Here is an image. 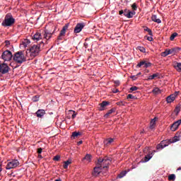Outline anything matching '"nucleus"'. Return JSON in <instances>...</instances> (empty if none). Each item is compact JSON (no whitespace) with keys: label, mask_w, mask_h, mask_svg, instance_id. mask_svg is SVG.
I'll return each instance as SVG.
<instances>
[{"label":"nucleus","mask_w":181,"mask_h":181,"mask_svg":"<svg viewBox=\"0 0 181 181\" xmlns=\"http://www.w3.org/2000/svg\"><path fill=\"white\" fill-rule=\"evenodd\" d=\"M13 59L16 63H18V64H22V63L26 62V57H25L23 51L16 52Z\"/></svg>","instance_id":"obj_1"},{"label":"nucleus","mask_w":181,"mask_h":181,"mask_svg":"<svg viewBox=\"0 0 181 181\" xmlns=\"http://www.w3.org/2000/svg\"><path fill=\"white\" fill-rule=\"evenodd\" d=\"M56 31V27L52 25L50 28H46L44 30L43 36L45 40H50L52 39V36H53V33Z\"/></svg>","instance_id":"obj_2"},{"label":"nucleus","mask_w":181,"mask_h":181,"mask_svg":"<svg viewBox=\"0 0 181 181\" xmlns=\"http://www.w3.org/2000/svg\"><path fill=\"white\" fill-rule=\"evenodd\" d=\"M110 163H111V158L108 157H105L104 158H99L98 160V164L100 168L103 169L108 168Z\"/></svg>","instance_id":"obj_3"},{"label":"nucleus","mask_w":181,"mask_h":181,"mask_svg":"<svg viewBox=\"0 0 181 181\" xmlns=\"http://www.w3.org/2000/svg\"><path fill=\"white\" fill-rule=\"evenodd\" d=\"M30 57H36L40 53V45H33L29 50Z\"/></svg>","instance_id":"obj_4"},{"label":"nucleus","mask_w":181,"mask_h":181,"mask_svg":"<svg viewBox=\"0 0 181 181\" xmlns=\"http://www.w3.org/2000/svg\"><path fill=\"white\" fill-rule=\"evenodd\" d=\"M12 57H13V56L12 55V52L9 50L4 51L1 54V59H3L4 62H11Z\"/></svg>","instance_id":"obj_5"},{"label":"nucleus","mask_w":181,"mask_h":181,"mask_svg":"<svg viewBox=\"0 0 181 181\" xmlns=\"http://www.w3.org/2000/svg\"><path fill=\"white\" fill-rule=\"evenodd\" d=\"M19 166V161L18 160H13L7 163L6 166V170H11V169H15V168H18Z\"/></svg>","instance_id":"obj_6"},{"label":"nucleus","mask_w":181,"mask_h":181,"mask_svg":"<svg viewBox=\"0 0 181 181\" xmlns=\"http://www.w3.org/2000/svg\"><path fill=\"white\" fill-rule=\"evenodd\" d=\"M13 23H15V18L12 16L8 18V16H6L1 25L2 26H12Z\"/></svg>","instance_id":"obj_7"},{"label":"nucleus","mask_w":181,"mask_h":181,"mask_svg":"<svg viewBox=\"0 0 181 181\" xmlns=\"http://www.w3.org/2000/svg\"><path fill=\"white\" fill-rule=\"evenodd\" d=\"M9 71V66L8 64L3 63L0 64V73L1 74H6Z\"/></svg>","instance_id":"obj_8"},{"label":"nucleus","mask_w":181,"mask_h":181,"mask_svg":"<svg viewBox=\"0 0 181 181\" xmlns=\"http://www.w3.org/2000/svg\"><path fill=\"white\" fill-rule=\"evenodd\" d=\"M84 26H86V25L83 23H77L74 30V33H80L84 28Z\"/></svg>","instance_id":"obj_9"},{"label":"nucleus","mask_w":181,"mask_h":181,"mask_svg":"<svg viewBox=\"0 0 181 181\" xmlns=\"http://www.w3.org/2000/svg\"><path fill=\"white\" fill-rule=\"evenodd\" d=\"M103 168L100 167L98 164H97V166L94 168L93 175V176H98L101 173V171L103 170Z\"/></svg>","instance_id":"obj_10"},{"label":"nucleus","mask_w":181,"mask_h":181,"mask_svg":"<svg viewBox=\"0 0 181 181\" xmlns=\"http://www.w3.org/2000/svg\"><path fill=\"white\" fill-rule=\"evenodd\" d=\"M151 66H152L151 62H146L145 61H141L137 64V67H145L146 69L151 67Z\"/></svg>","instance_id":"obj_11"},{"label":"nucleus","mask_w":181,"mask_h":181,"mask_svg":"<svg viewBox=\"0 0 181 181\" xmlns=\"http://www.w3.org/2000/svg\"><path fill=\"white\" fill-rule=\"evenodd\" d=\"M181 124V119H178L177 121L175 122L170 127L171 131H176L179 128V126Z\"/></svg>","instance_id":"obj_12"},{"label":"nucleus","mask_w":181,"mask_h":181,"mask_svg":"<svg viewBox=\"0 0 181 181\" xmlns=\"http://www.w3.org/2000/svg\"><path fill=\"white\" fill-rule=\"evenodd\" d=\"M114 141H115V139L113 138H108L104 140L103 144L106 146H110L112 144H113Z\"/></svg>","instance_id":"obj_13"},{"label":"nucleus","mask_w":181,"mask_h":181,"mask_svg":"<svg viewBox=\"0 0 181 181\" xmlns=\"http://www.w3.org/2000/svg\"><path fill=\"white\" fill-rule=\"evenodd\" d=\"M37 118H42L45 114H46V111L43 109H40L35 112Z\"/></svg>","instance_id":"obj_14"},{"label":"nucleus","mask_w":181,"mask_h":181,"mask_svg":"<svg viewBox=\"0 0 181 181\" xmlns=\"http://www.w3.org/2000/svg\"><path fill=\"white\" fill-rule=\"evenodd\" d=\"M156 152V151H153V153H149L144 157V162H149L151 159H152V157L153 156V153Z\"/></svg>","instance_id":"obj_15"},{"label":"nucleus","mask_w":181,"mask_h":181,"mask_svg":"<svg viewBox=\"0 0 181 181\" xmlns=\"http://www.w3.org/2000/svg\"><path fill=\"white\" fill-rule=\"evenodd\" d=\"M41 39L42 34L40 33H36L33 37V40H35L36 42H39V40H41Z\"/></svg>","instance_id":"obj_16"},{"label":"nucleus","mask_w":181,"mask_h":181,"mask_svg":"<svg viewBox=\"0 0 181 181\" xmlns=\"http://www.w3.org/2000/svg\"><path fill=\"white\" fill-rule=\"evenodd\" d=\"M67 29H69V24H66L63 28L62 30L60 31L59 35H61V36H65L66 35V30H67Z\"/></svg>","instance_id":"obj_17"},{"label":"nucleus","mask_w":181,"mask_h":181,"mask_svg":"<svg viewBox=\"0 0 181 181\" xmlns=\"http://www.w3.org/2000/svg\"><path fill=\"white\" fill-rule=\"evenodd\" d=\"M173 53V50L172 49H165V52L161 53V56L163 57H166V56H169V54H172Z\"/></svg>","instance_id":"obj_18"},{"label":"nucleus","mask_w":181,"mask_h":181,"mask_svg":"<svg viewBox=\"0 0 181 181\" xmlns=\"http://www.w3.org/2000/svg\"><path fill=\"white\" fill-rule=\"evenodd\" d=\"M176 100V98L173 96V94L170 95L166 98V101L168 104H170L171 103H173V100Z\"/></svg>","instance_id":"obj_19"},{"label":"nucleus","mask_w":181,"mask_h":181,"mask_svg":"<svg viewBox=\"0 0 181 181\" xmlns=\"http://www.w3.org/2000/svg\"><path fill=\"white\" fill-rule=\"evenodd\" d=\"M100 111H104V107H107V105H110V103L109 102H107V101H103L100 104Z\"/></svg>","instance_id":"obj_20"},{"label":"nucleus","mask_w":181,"mask_h":181,"mask_svg":"<svg viewBox=\"0 0 181 181\" xmlns=\"http://www.w3.org/2000/svg\"><path fill=\"white\" fill-rule=\"evenodd\" d=\"M151 20L153 22H156V23H161L162 21L160 19L158 18V16L156 15H153L151 16Z\"/></svg>","instance_id":"obj_21"},{"label":"nucleus","mask_w":181,"mask_h":181,"mask_svg":"<svg viewBox=\"0 0 181 181\" xmlns=\"http://www.w3.org/2000/svg\"><path fill=\"white\" fill-rule=\"evenodd\" d=\"M156 124V117H154L153 119H151L150 122V129H153L155 128V125Z\"/></svg>","instance_id":"obj_22"},{"label":"nucleus","mask_w":181,"mask_h":181,"mask_svg":"<svg viewBox=\"0 0 181 181\" xmlns=\"http://www.w3.org/2000/svg\"><path fill=\"white\" fill-rule=\"evenodd\" d=\"M112 112H115V108H112L108 110V112L104 115V118H108V117H110Z\"/></svg>","instance_id":"obj_23"},{"label":"nucleus","mask_w":181,"mask_h":181,"mask_svg":"<svg viewBox=\"0 0 181 181\" xmlns=\"http://www.w3.org/2000/svg\"><path fill=\"white\" fill-rule=\"evenodd\" d=\"M178 141H180V134H176L171 141V144H173L175 142H177Z\"/></svg>","instance_id":"obj_24"},{"label":"nucleus","mask_w":181,"mask_h":181,"mask_svg":"<svg viewBox=\"0 0 181 181\" xmlns=\"http://www.w3.org/2000/svg\"><path fill=\"white\" fill-rule=\"evenodd\" d=\"M135 11H131L129 10V12L126 15L127 16V18H128L129 19H131V18H134V16L135 15Z\"/></svg>","instance_id":"obj_25"},{"label":"nucleus","mask_w":181,"mask_h":181,"mask_svg":"<svg viewBox=\"0 0 181 181\" xmlns=\"http://www.w3.org/2000/svg\"><path fill=\"white\" fill-rule=\"evenodd\" d=\"M71 160H68L66 161H64V165H63L64 169H67V168H69V165H71Z\"/></svg>","instance_id":"obj_26"},{"label":"nucleus","mask_w":181,"mask_h":181,"mask_svg":"<svg viewBox=\"0 0 181 181\" xmlns=\"http://www.w3.org/2000/svg\"><path fill=\"white\" fill-rule=\"evenodd\" d=\"M160 144L163 146V148H166V146H169V141L163 140Z\"/></svg>","instance_id":"obj_27"},{"label":"nucleus","mask_w":181,"mask_h":181,"mask_svg":"<svg viewBox=\"0 0 181 181\" xmlns=\"http://www.w3.org/2000/svg\"><path fill=\"white\" fill-rule=\"evenodd\" d=\"M83 160H86L88 163H90V162H91V155L86 154V156L83 158Z\"/></svg>","instance_id":"obj_28"},{"label":"nucleus","mask_w":181,"mask_h":181,"mask_svg":"<svg viewBox=\"0 0 181 181\" xmlns=\"http://www.w3.org/2000/svg\"><path fill=\"white\" fill-rule=\"evenodd\" d=\"M175 69L178 71L179 73H181V63H177V65L175 66Z\"/></svg>","instance_id":"obj_29"},{"label":"nucleus","mask_w":181,"mask_h":181,"mask_svg":"<svg viewBox=\"0 0 181 181\" xmlns=\"http://www.w3.org/2000/svg\"><path fill=\"white\" fill-rule=\"evenodd\" d=\"M80 135H81V132H74L72 133V135H71V138H77V136H80Z\"/></svg>","instance_id":"obj_30"},{"label":"nucleus","mask_w":181,"mask_h":181,"mask_svg":"<svg viewBox=\"0 0 181 181\" xmlns=\"http://www.w3.org/2000/svg\"><path fill=\"white\" fill-rule=\"evenodd\" d=\"M158 76H159V74H158V73L154 74L148 76V80H153V78L158 77Z\"/></svg>","instance_id":"obj_31"},{"label":"nucleus","mask_w":181,"mask_h":181,"mask_svg":"<svg viewBox=\"0 0 181 181\" xmlns=\"http://www.w3.org/2000/svg\"><path fill=\"white\" fill-rule=\"evenodd\" d=\"M152 91L153 94H160V89L159 88H155Z\"/></svg>","instance_id":"obj_32"},{"label":"nucleus","mask_w":181,"mask_h":181,"mask_svg":"<svg viewBox=\"0 0 181 181\" xmlns=\"http://www.w3.org/2000/svg\"><path fill=\"white\" fill-rule=\"evenodd\" d=\"M176 180V175L175 174H171L168 176V180Z\"/></svg>","instance_id":"obj_33"},{"label":"nucleus","mask_w":181,"mask_h":181,"mask_svg":"<svg viewBox=\"0 0 181 181\" xmlns=\"http://www.w3.org/2000/svg\"><path fill=\"white\" fill-rule=\"evenodd\" d=\"M69 114H71L73 119H74V118L77 116V114L76 113V112L73 110H70Z\"/></svg>","instance_id":"obj_34"},{"label":"nucleus","mask_w":181,"mask_h":181,"mask_svg":"<svg viewBox=\"0 0 181 181\" xmlns=\"http://www.w3.org/2000/svg\"><path fill=\"white\" fill-rule=\"evenodd\" d=\"M177 36V33H173L170 37V40H175V37Z\"/></svg>","instance_id":"obj_35"},{"label":"nucleus","mask_w":181,"mask_h":181,"mask_svg":"<svg viewBox=\"0 0 181 181\" xmlns=\"http://www.w3.org/2000/svg\"><path fill=\"white\" fill-rule=\"evenodd\" d=\"M137 49L138 50H140L141 53H145L146 52V49L144 47H138Z\"/></svg>","instance_id":"obj_36"},{"label":"nucleus","mask_w":181,"mask_h":181,"mask_svg":"<svg viewBox=\"0 0 181 181\" xmlns=\"http://www.w3.org/2000/svg\"><path fill=\"white\" fill-rule=\"evenodd\" d=\"M144 30H145L146 32H148V35H149L150 36H152V30L149 29V28L146 27V28L144 29Z\"/></svg>","instance_id":"obj_37"},{"label":"nucleus","mask_w":181,"mask_h":181,"mask_svg":"<svg viewBox=\"0 0 181 181\" xmlns=\"http://www.w3.org/2000/svg\"><path fill=\"white\" fill-rule=\"evenodd\" d=\"M132 8L134 11H136V9H138V6H136V3H134L132 5Z\"/></svg>","instance_id":"obj_38"},{"label":"nucleus","mask_w":181,"mask_h":181,"mask_svg":"<svg viewBox=\"0 0 181 181\" xmlns=\"http://www.w3.org/2000/svg\"><path fill=\"white\" fill-rule=\"evenodd\" d=\"M156 149H158V151H160V149H163V147L160 143L157 145Z\"/></svg>","instance_id":"obj_39"},{"label":"nucleus","mask_w":181,"mask_h":181,"mask_svg":"<svg viewBox=\"0 0 181 181\" xmlns=\"http://www.w3.org/2000/svg\"><path fill=\"white\" fill-rule=\"evenodd\" d=\"M33 101L34 103H36V102L39 101V97H38L37 95L34 96V97L33 98Z\"/></svg>","instance_id":"obj_40"},{"label":"nucleus","mask_w":181,"mask_h":181,"mask_svg":"<svg viewBox=\"0 0 181 181\" xmlns=\"http://www.w3.org/2000/svg\"><path fill=\"white\" fill-rule=\"evenodd\" d=\"M134 98H135V96H134L132 94H129L127 95V100H129V99L134 100Z\"/></svg>","instance_id":"obj_41"},{"label":"nucleus","mask_w":181,"mask_h":181,"mask_svg":"<svg viewBox=\"0 0 181 181\" xmlns=\"http://www.w3.org/2000/svg\"><path fill=\"white\" fill-rule=\"evenodd\" d=\"M136 90H138V87L136 86H132L130 88V91H136Z\"/></svg>","instance_id":"obj_42"},{"label":"nucleus","mask_w":181,"mask_h":181,"mask_svg":"<svg viewBox=\"0 0 181 181\" xmlns=\"http://www.w3.org/2000/svg\"><path fill=\"white\" fill-rule=\"evenodd\" d=\"M116 104H117V105H125V102L119 101V102H117Z\"/></svg>","instance_id":"obj_43"},{"label":"nucleus","mask_w":181,"mask_h":181,"mask_svg":"<svg viewBox=\"0 0 181 181\" xmlns=\"http://www.w3.org/2000/svg\"><path fill=\"white\" fill-rule=\"evenodd\" d=\"M129 12V10H128V9H125L124 11H123V15L124 16H126V18H127V15H128V13Z\"/></svg>","instance_id":"obj_44"},{"label":"nucleus","mask_w":181,"mask_h":181,"mask_svg":"<svg viewBox=\"0 0 181 181\" xmlns=\"http://www.w3.org/2000/svg\"><path fill=\"white\" fill-rule=\"evenodd\" d=\"M4 43H5L6 46V47H9V45H11V41H9V40H6V41L4 42Z\"/></svg>","instance_id":"obj_45"},{"label":"nucleus","mask_w":181,"mask_h":181,"mask_svg":"<svg viewBox=\"0 0 181 181\" xmlns=\"http://www.w3.org/2000/svg\"><path fill=\"white\" fill-rule=\"evenodd\" d=\"M54 160H55V161H59V160H60V156H55L54 157Z\"/></svg>","instance_id":"obj_46"},{"label":"nucleus","mask_w":181,"mask_h":181,"mask_svg":"<svg viewBox=\"0 0 181 181\" xmlns=\"http://www.w3.org/2000/svg\"><path fill=\"white\" fill-rule=\"evenodd\" d=\"M173 95V97H175L176 98V97H177V95H179V91H175Z\"/></svg>","instance_id":"obj_47"},{"label":"nucleus","mask_w":181,"mask_h":181,"mask_svg":"<svg viewBox=\"0 0 181 181\" xmlns=\"http://www.w3.org/2000/svg\"><path fill=\"white\" fill-rule=\"evenodd\" d=\"M37 152L38 154L42 153V152H43V148H39L37 149Z\"/></svg>","instance_id":"obj_48"},{"label":"nucleus","mask_w":181,"mask_h":181,"mask_svg":"<svg viewBox=\"0 0 181 181\" xmlns=\"http://www.w3.org/2000/svg\"><path fill=\"white\" fill-rule=\"evenodd\" d=\"M115 87H118L119 86L120 83L119 81H115Z\"/></svg>","instance_id":"obj_49"},{"label":"nucleus","mask_w":181,"mask_h":181,"mask_svg":"<svg viewBox=\"0 0 181 181\" xmlns=\"http://www.w3.org/2000/svg\"><path fill=\"white\" fill-rule=\"evenodd\" d=\"M119 90L117 88H113L112 89V93H114L115 94H117V93H119Z\"/></svg>","instance_id":"obj_50"},{"label":"nucleus","mask_w":181,"mask_h":181,"mask_svg":"<svg viewBox=\"0 0 181 181\" xmlns=\"http://www.w3.org/2000/svg\"><path fill=\"white\" fill-rule=\"evenodd\" d=\"M147 40H148V42H152V40H153L152 35H151L150 37H147Z\"/></svg>","instance_id":"obj_51"},{"label":"nucleus","mask_w":181,"mask_h":181,"mask_svg":"<svg viewBox=\"0 0 181 181\" xmlns=\"http://www.w3.org/2000/svg\"><path fill=\"white\" fill-rule=\"evenodd\" d=\"M127 173H121L119 175V177H124V176H125Z\"/></svg>","instance_id":"obj_52"},{"label":"nucleus","mask_w":181,"mask_h":181,"mask_svg":"<svg viewBox=\"0 0 181 181\" xmlns=\"http://www.w3.org/2000/svg\"><path fill=\"white\" fill-rule=\"evenodd\" d=\"M63 37H64L59 34V35L58 36V40H63Z\"/></svg>","instance_id":"obj_53"},{"label":"nucleus","mask_w":181,"mask_h":181,"mask_svg":"<svg viewBox=\"0 0 181 181\" xmlns=\"http://www.w3.org/2000/svg\"><path fill=\"white\" fill-rule=\"evenodd\" d=\"M122 13L124 14V11L121 10L119 11V15H122Z\"/></svg>","instance_id":"obj_54"},{"label":"nucleus","mask_w":181,"mask_h":181,"mask_svg":"<svg viewBox=\"0 0 181 181\" xmlns=\"http://www.w3.org/2000/svg\"><path fill=\"white\" fill-rule=\"evenodd\" d=\"M132 78H133V80L135 81L138 78L136 76H132Z\"/></svg>","instance_id":"obj_55"},{"label":"nucleus","mask_w":181,"mask_h":181,"mask_svg":"<svg viewBox=\"0 0 181 181\" xmlns=\"http://www.w3.org/2000/svg\"><path fill=\"white\" fill-rule=\"evenodd\" d=\"M81 144H83V141H79L77 143V145L80 146V145H81Z\"/></svg>","instance_id":"obj_56"},{"label":"nucleus","mask_w":181,"mask_h":181,"mask_svg":"<svg viewBox=\"0 0 181 181\" xmlns=\"http://www.w3.org/2000/svg\"><path fill=\"white\" fill-rule=\"evenodd\" d=\"M38 158H40V159H43V156H42V155L38 154Z\"/></svg>","instance_id":"obj_57"},{"label":"nucleus","mask_w":181,"mask_h":181,"mask_svg":"<svg viewBox=\"0 0 181 181\" xmlns=\"http://www.w3.org/2000/svg\"><path fill=\"white\" fill-rule=\"evenodd\" d=\"M0 172H2V164L0 163Z\"/></svg>","instance_id":"obj_58"},{"label":"nucleus","mask_w":181,"mask_h":181,"mask_svg":"<svg viewBox=\"0 0 181 181\" xmlns=\"http://www.w3.org/2000/svg\"><path fill=\"white\" fill-rule=\"evenodd\" d=\"M23 45L25 47H26L27 45H26V42H23Z\"/></svg>","instance_id":"obj_59"},{"label":"nucleus","mask_w":181,"mask_h":181,"mask_svg":"<svg viewBox=\"0 0 181 181\" xmlns=\"http://www.w3.org/2000/svg\"><path fill=\"white\" fill-rule=\"evenodd\" d=\"M177 170H181V168H180V167L178 168L177 169Z\"/></svg>","instance_id":"obj_60"},{"label":"nucleus","mask_w":181,"mask_h":181,"mask_svg":"<svg viewBox=\"0 0 181 181\" xmlns=\"http://www.w3.org/2000/svg\"><path fill=\"white\" fill-rule=\"evenodd\" d=\"M54 181H62V180L59 179V180H55Z\"/></svg>","instance_id":"obj_61"},{"label":"nucleus","mask_w":181,"mask_h":181,"mask_svg":"<svg viewBox=\"0 0 181 181\" xmlns=\"http://www.w3.org/2000/svg\"><path fill=\"white\" fill-rule=\"evenodd\" d=\"M141 74V72H139L138 74H137V76H139Z\"/></svg>","instance_id":"obj_62"},{"label":"nucleus","mask_w":181,"mask_h":181,"mask_svg":"<svg viewBox=\"0 0 181 181\" xmlns=\"http://www.w3.org/2000/svg\"><path fill=\"white\" fill-rule=\"evenodd\" d=\"M25 42H28V40H26Z\"/></svg>","instance_id":"obj_63"}]
</instances>
